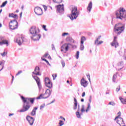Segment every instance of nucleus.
<instances>
[{"label": "nucleus", "instance_id": "1", "mask_svg": "<svg viewBox=\"0 0 126 126\" xmlns=\"http://www.w3.org/2000/svg\"><path fill=\"white\" fill-rule=\"evenodd\" d=\"M21 98L23 102V109L20 110L21 113H24L27 112L30 109V105H29V101L31 104L34 103L35 98H25L23 96H21Z\"/></svg>", "mask_w": 126, "mask_h": 126}, {"label": "nucleus", "instance_id": "2", "mask_svg": "<svg viewBox=\"0 0 126 126\" xmlns=\"http://www.w3.org/2000/svg\"><path fill=\"white\" fill-rule=\"evenodd\" d=\"M117 19H121L122 21H126V11L123 8H120L115 12Z\"/></svg>", "mask_w": 126, "mask_h": 126}, {"label": "nucleus", "instance_id": "3", "mask_svg": "<svg viewBox=\"0 0 126 126\" xmlns=\"http://www.w3.org/2000/svg\"><path fill=\"white\" fill-rule=\"evenodd\" d=\"M121 24H117L114 27V32H116L118 35H120L125 31V26H121Z\"/></svg>", "mask_w": 126, "mask_h": 126}, {"label": "nucleus", "instance_id": "4", "mask_svg": "<svg viewBox=\"0 0 126 126\" xmlns=\"http://www.w3.org/2000/svg\"><path fill=\"white\" fill-rule=\"evenodd\" d=\"M79 15V12L77 11V7H75L72 8L71 12V15L69 16L70 20H73V19H76Z\"/></svg>", "mask_w": 126, "mask_h": 126}, {"label": "nucleus", "instance_id": "5", "mask_svg": "<svg viewBox=\"0 0 126 126\" xmlns=\"http://www.w3.org/2000/svg\"><path fill=\"white\" fill-rule=\"evenodd\" d=\"M69 46H71L72 47V49H76L77 48V46L76 45H73L71 44V43H65L61 47V52H63V50H64L65 52L64 53H66L67 51H68V49H69Z\"/></svg>", "mask_w": 126, "mask_h": 126}, {"label": "nucleus", "instance_id": "6", "mask_svg": "<svg viewBox=\"0 0 126 126\" xmlns=\"http://www.w3.org/2000/svg\"><path fill=\"white\" fill-rule=\"evenodd\" d=\"M9 26L11 30H15L18 28V22L16 19L11 20L9 23Z\"/></svg>", "mask_w": 126, "mask_h": 126}, {"label": "nucleus", "instance_id": "7", "mask_svg": "<svg viewBox=\"0 0 126 126\" xmlns=\"http://www.w3.org/2000/svg\"><path fill=\"white\" fill-rule=\"evenodd\" d=\"M51 93L52 92H51V90L48 89L47 90H46V92L44 94H40L39 96L36 97V99L37 100H39V99H47V98H49V97L51 96Z\"/></svg>", "mask_w": 126, "mask_h": 126}, {"label": "nucleus", "instance_id": "8", "mask_svg": "<svg viewBox=\"0 0 126 126\" xmlns=\"http://www.w3.org/2000/svg\"><path fill=\"white\" fill-rule=\"evenodd\" d=\"M114 121H117L116 123L119 124L120 126H126L125 122H124V119L122 118L119 117V116H117Z\"/></svg>", "mask_w": 126, "mask_h": 126}, {"label": "nucleus", "instance_id": "9", "mask_svg": "<svg viewBox=\"0 0 126 126\" xmlns=\"http://www.w3.org/2000/svg\"><path fill=\"white\" fill-rule=\"evenodd\" d=\"M44 82L45 84V86L48 87V88H53V83H52V81L49 77H45L44 79Z\"/></svg>", "mask_w": 126, "mask_h": 126}, {"label": "nucleus", "instance_id": "10", "mask_svg": "<svg viewBox=\"0 0 126 126\" xmlns=\"http://www.w3.org/2000/svg\"><path fill=\"white\" fill-rule=\"evenodd\" d=\"M30 32L32 35L34 34H39L40 30L38 28L36 29V27L33 26L30 29Z\"/></svg>", "mask_w": 126, "mask_h": 126}, {"label": "nucleus", "instance_id": "11", "mask_svg": "<svg viewBox=\"0 0 126 126\" xmlns=\"http://www.w3.org/2000/svg\"><path fill=\"white\" fill-rule=\"evenodd\" d=\"M57 11L60 14H63L64 12V8L63 7V4L62 5L59 4L57 6Z\"/></svg>", "mask_w": 126, "mask_h": 126}, {"label": "nucleus", "instance_id": "12", "mask_svg": "<svg viewBox=\"0 0 126 126\" xmlns=\"http://www.w3.org/2000/svg\"><path fill=\"white\" fill-rule=\"evenodd\" d=\"M34 11L36 15H42L43 14V10L39 6H36L34 8Z\"/></svg>", "mask_w": 126, "mask_h": 126}, {"label": "nucleus", "instance_id": "13", "mask_svg": "<svg viewBox=\"0 0 126 126\" xmlns=\"http://www.w3.org/2000/svg\"><path fill=\"white\" fill-rule=\"evenodd\" d=\"M124 67H125V65H124V61H121L117 63L116 70H118V71H120L122 70Z\"/></svg>", "mask_w": 126, "mask_h": 126}, {"label": "nucleus", "instance_id": "14", "mask_svg": "<svg viewBox=\"0 0 126 126\" xmlns=\"http://www.w3.org/2000/svg\"><path fill=\"white\" fill-rule=\"evenodd\" d=\"M26 120L28 121L30 126H33L34 122H35V119L29 115H28L26 117Z\"/></svg>", "mask_w": 126, "mask_h": 126}, {"label": "nucleus", "instance_id": "15", "mask_svg": "<svg viewBox=\"0 0 126 126\" xmlns=\"http://www.w3.org/2000/svg\"><path fill=\"white\" fill-rule=\"evenodd\" d=\"M32 77L35 80L39 90H40V89H42V85H41V82H40V78H38V76H34L33 75Z\"/></svg>", "mask_w": 126, "mask_h": 126}, {"label": "nucleus", "instance_id": "16", "mask_svg": "<svg viewBox=\"0 0 126 126\" xmlns=\"http://www.w3.org/2000/svg\"><path fill=\"white\" fill-rule=\"evenodd\" d=\"M24 36L21 35V37H19L16 39V43H17L19 46L22 45V43L24 42Z\"/></svg>", "mask_w": 126, "mask_h": 126}, {"label": "nucleus", "instance_id": "17", "mask_svg": "<svg viewBox=\"0 0 126 126\" xmlns=\"http://www.w3.org/2000/svg\"><path fill=\"white\" fill-rule=\"evenodd\" d=\"M41 34H38V33H34L31 36V38L33 41H39L41 38Z\"/></svg>", "mask_w": 126, "mask_h": 126}, {"label": "nucleus", "instance_id": "18", "mask_svg": "<svg viewBox=\"0 0 126 126\" xmlns=\"http://www.w3.org/2000/svg\"><path fill=\"white\" fill-rule=\"evenodd\" d=\"M118 39V37L115 36L114 38L113 41L111 43V45L112 47L115 46V48H117L119 46V43H118V41L117 40Z\"/></svg>", "mask_w": 126, "mask_h": 126}, {"label": "nucleus", "instance_id": "19", "mask_svg": "<svg viewBox=\"0 0 126 126\" xmlns=\"http://www.w3.org/2000/svg\"><path fill=\"white\" fill-rule=\"evenodd\" d=\"M40 70H41V69H40L39 66H35L34 69V72H32V74H35V75H39V76L42 75L41 73H40Z\"/></svg>", "mask_w": 126, "mask_h": 126}, {"label": "nucleus", "instance_id": "20", "mask_svg": "<svg viewBox=\"0 0 126 126\" xmlns=\"http://www.w3.org/2000/svg\"><path fill=\"white\" fill-rule=\"evenodd\" d=\"M81 85L83 86L85 88V87H87L88 85V82L84 79V78H82L80 81Z\"/></svg>", "mask_w": 126, "mask_h": 126}, {"label": "nucleus", "instance_id": "21", "mask_svg": "<svg viewBox=\"0 0 126 126\" xmlns=\"http://www.w3.org/2000/svg\"><path fill=\"white\" fill-rule=\"evenodd\" d=\"M80 111V105L79 104H78L77 111L76 112V116H77V118H78V119H81V115H80V113H79Z\"/></svg>", "mask_w": 126, "mask_h": 126}, {"label": "nucleus", "instance_id": "22", "mask_svg": "<svg viewBox=\"0 0 126 126\" xmlns=\"http://www.w3.org/2000/svg\"><path fill=\"white\" fill-rule=\"evenodd\" d=\"M66 42H69V43H76L75 41H74L73 40V39H72V38H71V37H67L66 38Z\"/></svg>", "mask_w": 126, "mask_h": 126}, {"label": "nucleus", "instance_id": "23", "mask_svg": "<svg viewBox=\"0 0 126 126\" xmlns=\"http://www.w3.org/2000/svg\"><path fill=\"white\" fill-rule=\"evenodd\" d=\"M38 110V107H34L32 112L31 113V115L32 116H35L36 115V111Z\"/></svg>", "mask_w": 126, "mask_h": 126}, {"label": "nucleus", "instance_id": "24", "mask_svg": "<svg viewBox=\"0 0 126 126\" xmlns=\"http://www.w3.org/2000/svg\"><path fill=\"white\" fill-rule=\"evenodd\" d=\"M91 9H92V1L90 2L87 7V10L89 12H91Z\"/></svg>", "mask_w": 126, "mask_h": 126}, {"label": "nucleus", "instance_id": "25", "mask_svg": "<svg viewBox=\"0 0 126 126\" xmlns=\"http://www.w3.org/2000/svg\"><path fill=\"white\" fill-rule=\"evenodd\" d=\"M2 45H7L8 46V41L7 40H4L0 42V46H2Z\"/></svg>", "mask_w": 126, "mask_h": 126}, {"label": "nucleus", "instance_id": "26", "mask_svg": "<svg viewBox=\"0 0 126 126\" xmlns=\"http://www.w3.org/2000/svg\"><path fill=\"white\" fill-rule=\"evenodd\" d=\"M118 74H119V72H117L113 75V76L112 78L113 82L116 83V79H117V78L118 77V76H117L118 75Z\"/></svg>", "mask_w": 126, "mask_h": 126}, {"label": "nucleus", "instance_id": "27", "mask_svg": "<svg viewBox=\"0 0 126 126\" xmlns=\"http://www.w3.org/2000/svg\"><path fill=\"white\" fill-rule=\"evenodd\" d=\"M74 107H73V110H76L77 109V100H76V98H74Z\"/></svg>", "mask_w": 126, "mask_h": 126}, {"label": "nucleus", "instance_id": "28", "mask_svg": "<svg viewBox=\"0 0 126 126\" xmlns=\"http://www.w3.org/2000/svg\"><path fill=\"white\" fill-rule=\"evenodd\" d=\"M9 17H12V18H18V16L12 13L9 14Z\"/></svg>", "mask_w": 126, "mask_h": 126}, {"label": "nucleus", "instance_id": "29", "mask_svg": "<svg viewBox=\"0 0 126 126\" xmlns=\"http://www.w3.org/2000/svg\"><path fill=\"white\" fill-rule=\"evenodd\" d=\"M91 109V106L90 105V103H88V106L87 107V109H86V112L88 113L89 111H90Z\"/></svg>", "mask_w": 126, "mask_h": 126}, {"label": "nucleus", "instance_id": "30", "mask_svg": "<svg viewBox=\"0 0 126 126\" xmlns=\"http://www.w3.org/2000/svg\"><path fill=\"white\" fill-rule=\"evenodd\" d=\"M4 66V63H3L2 62H0V71L3 69Z\"/></svg>", "mask_w": 126, "mask_h": 126}, {"label": "nucleus", "instance_id": "31", "mask_svg": "<svg viewBox=\"0 0 126 126\" xmlns=\"http://www.w3.org/2000/svg\"><path fill=\"white\" fill-rule=\"evenodd\" d=\"M85 40H86V38L84 36H82L81 38V44H83Z\"/></svg>", "mask_w": 126, "mask_h": 126}, {"label": "nucleus", "instance_id": "32", "mask_svg": "<svg viewBox=\"0 0 126 126\" xmlns=\"http://www.w3.org/2000/svg\"><path fill=\"white\" fill-rule=\"evenodd\" d=\"M7 4V1L6 0L2 3L1 5L0 6V7H4V6H5V5H6Z\"/></svg>", "mask_w": 126, "mask_h": 126}, {"label": "nucleus", "instance_id": "33", "mask_svg": "<svg viewBox=\"0 0 126 126\" xmlns=\"http://www.w3.org/2000/svg\"><path fill=\"white\" fill-rule=\"evenodd\" d=\"M55 3H61L63 2V0H53Z\"/></svg>", "mask_w": 126, "mask_h": 126}, {"label": "nucleus", "instance_id": "34", "mask_svg": "<svg viewBox=\"0 0 126 126\" xmlns=\"http://www.w3.org/2000/svg\"><path fill=\"white\" fill-rule=\"evenodd\" d=\"M101 38V35H99L96 39L94 40V44H97V42L99 41V40Z\"/></svg>", "mask_w": 126, "mask_h": 126}, {"label": "nucleus", "instance_id": "35", "mask_svg": "<svg viewBox=\"0 0 126 126\" xmlns=\"http://www.w3.org/2000/svg\"><path fill=\"white\" fill-rule=\"evenodd\" d=\"M104 43V41L100 40L99 41H97V42L96 44H94V45H96V46H99V45H101V44H103Z\"/></svg>", "mask_w": 126, "mask_h": 126}, {"label": "nucleus", "instance_id": "36", "mask_svg": "<svg viewBox=\"0 0 126 126\" xmlns=\"http://www.w3.org/2000/svg\"><path fill=\"white\" fill-rule=\"evenodd\" d=\"M42 61H44V62H46V63H47V64L51 65V64H50V63H49V61H48V60H47L45 59H43V58H41Z\"/></svg>", "mask_w": 126, "mask_h": 126}, {"label": "nucleus", "instance_id": "37", "mask_svg": "<svg viewBox=\"0 0 126 126\" xmlns=\"http://www.w3.org/2000/svg\"><path fill=\"white\" fill-rule=\"evenodd\" d=\"M80 50L81 51H83L84 50V45H83V43H81Z\"/></svg>", "mask_w": 126, "mask_h": 126}, {"label": "nucleus", "instance_id": "38", "mask_svg": "<svg viewBox=\"0 0 126 126\" xmlns=\"http://www.w3.org/2000/svg\"><path fill=\"white\" fill-rule=\"evenodd\" d=\"M0 55L2 57H5V56L7 55V52H5V51H4L3 53H0Z\"/></svg>", "mask_w": 126, "mask_h": 126}, {"label": "nucleus", "instance_id": "39", "mask_svg": "<svg viewBox=\"0 0 126 126\" xmlns=\"http://www.w3.org/2000/svg\"><path fill=\"white\" fill-rule=\"evenodd\" d=\"M79 58V51H77L76 55V59L78 60Z\"/></svg>", "mask_w": 126, "mask_h": 126}, {"label": "nucleus", "instance_id": "40", "mask_svg": "<svg viewBox=\"0 0 126 126\" xmlns=\"http://www.w3.org/2000/svg\"><path fill=\"white\" fill-rule=\"evenodd\" d=\"M81 112H82V113H84V112H85V110L84 109V105H82V108L81 109Z\"/></svg>", "mask_w": 126, "mask_h": 126}, {"label": "nucleus", "instance_id": "41", "mask_svg": "<svg viewBox=\"0 0 126 126\" xmlns=\"http://www.w3.org/2000/svg\"><path fill=\"white\" fill-rule=\"evenodd\" d=\"M108 105H111V106H115V105H116V103L114 102V101L109 102Z\"/></svg>", "mask_w": 126, "mask_h": 126}, {"label": "nucleus", "instance_id": "42", "mask_svg": "<svg viewBox=\"0 0 126 126\" xmlns=\"http://www.w3.org/2000/svg\"><path fill=\"white\" fill-rule=\"evenodd\" d=\"M45 104L44 103L43 104L41 105L40 107V110H43L44 108H45Z\"/></svg>", "mask_w": 126, "mask_h": 126}, {"label": "nucleus", "instance_id": "43", "mask_svg": "<svg viewBox=\"0 0 126 126\" xmlns=\"http://www.w3.org/2000/svg\"><path fill=\"white\" fill-rule=\"evenodd\" d=\"M61 63H62V64L63 67L64 66H65V63H64V61H61Z\"/></svg>", "mask_w": 126, "mask_h": 126}, {"label": "nucleus", "instance_id": "44", "mask_svg": "<svg viewBox=\"0 0 126 126\" xmlns=\"http://www.w3.org/2000/svg\"><path fill=\"white\" fill-rule=\"evenodd\" d=\"M52 76L53 78V80H55V79H56V77H57V74H53Z\"/></svg>", "mask_w": 126, "mask_h": 126}, {"label": "nucleus", "instance_id": "45", "mask_svg": "<svg viewBox=\"0 0 126 126\" xmlns=\"http://www.w3.org/2000/svg\"><path fill=\"white\" fill-rule=\"evenodd\" d=\"M21 73H22V70H20L18 72V73L16 74V76H17L19 75Z\"/></svg>", "mask_w": 126, "mask_h": 126}, {"label": "nucleus", "instance_id": "46", "mask_svg": "<svg viewBox=\"0 0 126 126\" xmlns=\"http://www.w3.org/2000/svg\"><path fill=\"white\" fill-rule=\"evenodd\" d=\"M0 41H2L4 40V36H0Z\"/></svg>", "mask_w": 126, "mask_h": 126}, {"label": "nucleus", "instance_id": "47", "mask_svg": "<svg viewBox=\"0 0 126 126\" xmlns=\"http://www.w3.org/2000/svg\"><path fill=\"white\" fill-rule=\"evenodd\" d=\"M66 35H68V33L67 32H63V34H62V36L63 37H64V36H65Z\"/></svg>", "mask_w": 126, "mask_h": 126}, {"label": "nucleus", "instance_id": "48", "mask_svg": "<svg viewBox=\"0 0 126 126\" xmlns=\"http://www.w3.org/2000/svg\"><path fill=\"white\" fill-rule=\"evenodd\" d=\"M120 90H121V86H119V88H117L116 89L117 92H119V91H120Z\"/></svg>", "mask_w": 126, "mask_h": 126}, {"label": "nucleus", "instance_id": "49", "mask_svg": "<svg viewBox=\"0 0 126 126\" xmlns=\"http://www.w3.org/2000/svg\"><path fill=\"white\" fill-rule=\"evenodd\" d=\"M56 101V99H54L52 101H51L50 103H48V105H51V104H53V103H55Z\"/></svg>", "mask_w": 126, "mask_h": 126}, {"label": "nucleus", "instance_id": "50", "mask_svg": "<svg viewBox=\"0 0 126 126\" xmlns=\"http://www.w3.org/2000/svg\"><path fill=\"white\" fill-rule=\"evenodd\" d=\"M43 29L44 30H45V31H48V29H46V25H43Z\"/></svg>", "mask_w": 126, "mask_h": 126}, {"label": "nucleus", "instance_id": "51", "mask_svg": "<svg viewBox=\"0 0 126 126\" xmlns=\"http://www.w3.org/2000/svg\"><path fill=\"white\" fill-rule=\"evenodd\" d=\"M111 24L112 25H114V24H115V21H114V18H112V20L111 21Z\"/></svg>", "mask_w": 126, "mask_h": 126}, {"label": "nucleus", "instance_id": "52", "mask_svg": "<svg viewBox=\"0 0 126 126\" xmlns=\"http://www.w3.org/2000/svg\"><path fill=\"white\" fill-rule=\"evenodd\" d=\"M52 50H56V48H55V45L54 44L52 45Z\"/></svg>", "mask_w": 126, "mask_h": 126}, {"label": "nucleus", "instance_id": "53", "mask_svg": "<svg viewBox=\"0 0 126 126\" xmlns=\"http://www.w3.org/2000/svg\"><path fill=\"white\" fill-rule=\"evenodd\" d=\"M60 119L61 120H63V121H65V118H63V116H60Z\"/></svg>", "mask_w": 126, "mask_h": 126}, {"label": "nucleus", "instance_id": "54", "mask_svg": "<svg viewBox=\"0 0 126 126\" xmlns=\"http://www.w3.org/2000/svg\"><path fill=\"white\" fill-rule=\"evenodd\" d=\"M48 55L49 54L48 53H46L43 56V58H47V57H48Z\"/></svg>", "mask_w": 126, "mask_h": 126}, {"label": "nucleus", "instance_id": "55", "mask_svg": "<svg viewBox=\"0 0 126 126\" xmlns=\"http://www.w3.org/2000/svg\"><path fill=\"white\" fill-rule=\"evenodd\" d=\"M118 116L117 117H119V118H120V117H121V111H119V112L118 113Z\"/></svg>", "mask_w": 126, "mask_h": 126}, {"label": "nucleus", "instance_id": "56", "mask_svg": "<svg viewBox=\"0 0 126 126\" xmlns=\"http://www.w3.org/2000/svg\"><path fill=\"white\" fill-rule=\"evenodd\" d=\"M87 76L88 77V79H89L90 82H91L90 81V75H87Z\"/></svg>", "mask_w": 126, "mask_h": 126}, {"label": "nucleus", "instance_id": "57", "mask_svg": "<svg viewBox=\"0 0 126 126\" xmlns=\"http://www.w3.org/2000/svg\"><path fill=\"white\" fill-rule=\"evenodd\" d=\"M60 124H64L63 121V120H60V121H59V125Z\"/></svg>", "mask_w": 126, "mask_h": 126}, {"label": "nucleus", "instance_id": "58", "mask_svg": "<svg viewBox=\"0 0 126 126\" xmlns=\"http://www.w3.org/2000/svg\"><path fill=\"white\" fill-rule=\"evenodd\" d=\"M44 10H47V9H48V7L45 5H44Z\"/></svg>", "mask_w": 126, "mask_h": 126}, {"label": "nucleus", "instance_id": "59", "mask_svg": "<svg viewBox=\"0 0 126 126\" xmlns=\"http://www.w3.org/2000/svg\"><path fill=\"white\" fill-rule=\"evenodd\" d=\"M85 96V92H83L82 94V97H84Z\"/></svg>", "mask_w": 126, "mask_h": 126}, {"label": "nucleus", "instance_id": "60", "mask_svg": "<svg viewBox=\"0 0 126 126\" xmlns=\"http://www.w3.org/2000/svg\"><path fill=\"white\" fill-rule=\"evenodd\" d=\"M13 115H14V114H13V113H10L9 114V117H11V116H13Z\"/></svg>", "mask_w": 126, "mask_h": 126}, {"label": "nucleus", "instance_id": "61", "mask_svg": "<svg viewBox=\"0 0 126 126\" xmlns=\"http://www.w3.org/2000/svg\"><path fill=\"white\" fill-rule=\"evenodd\" d=\"M91 98H92V96H90V99H89V102H90V103H91Z\"/></svg>", "mask_w": 126, "mask_h": 126}, {"label": "nucleus", "instance_id": "62", "mask_svg": "<svg viewBox=\"0 0 126 126\" xmlns=\"http://www.w3.org/2000/svg\"><path fill=\"white\" fill-rule=\"evenodd\" d=\"M13 79H14V76H12V82H13Z\"/></svg>", "mask_w": 126, "mask_h": 126}, {"label": "nucleus", "instance_id": "63", "mask_svg": "<svg viewBox=\"0 0 126 126\" xmlns=\"http://www.w3.org/2000/svg\"><path fill=\"white\" fill-rule=\"evenodd\" d=\"M81 102H84V99L82 98V99H81Z\"/></svg>", "mask_w": 126, "mask_h": 126}, {"label": "nucleus", "instance_id": "64", "mask_svg": "<svg viewBox=\"0 0 126 126\" xmlns=\"http://www.w3.org/2000/svg\"><path fill=\"white\" fill-rule=\"evenodd\" d=\"M24 8V5H22V7H21V9H22V10H23Z\"/></svg>", "mask_w": 126, "mask_h": 126}]
</instances>
